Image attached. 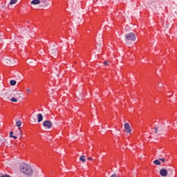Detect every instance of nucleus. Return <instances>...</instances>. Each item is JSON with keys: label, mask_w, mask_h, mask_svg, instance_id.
Masks as SVG:
<instances>
[{"label": "nucleus", "mask_w": 177, "mask_h": 177, "mask_svg": "<svg viewBox=\"0 0 177 177\" xmlns=\"http://www.w3.org/2000/svg\"><path fill=\"white\" fill-rule=\"evenodd\" d=\"M19 169L21 172L25 175H32V169L31 168V166L26 163H22L19 167Z\"/></svg>", "instance_id": "f257e3e1"}, {"label": "nucleus", "mask_w": 177, "mask_h": 177, "mask_svg": "<svg viewBox=\"0 0 177 177\" xmlns=\"http://www.w3.org/2000/svg\"><path fill=\"white\" fill-rule=\"evenodd\" d=\"M126 42H128V41H133L135 42L136 41V35L133 32H129L127 33L124 36Z\"/></svg>", "instance_id": "f03ea898"}, {"label": "nucleus", "mask_w": 177, "mask_h": 177, "mask_svg": "<svg viewBox=\"0 0 177 177\" xmlns=\"http://www.w3.org/2000/svg\"><path fill=\"white\" fill-rule=\"evenodd\" d=\"M52 122L49 121V120H45L43 122V127H44L45 128H48V129H49L50 128H52Z\"/></svg>", "instance_id": "7ed1b4c3"}, {"label": "nucleus", "mask_w": 177, "mask_h": 177, "mask_svg": "<svg viewBox=\"0 0 177 177\" xmlns=\"http://www.w3.org/2000/svg\"><path fill=\"white\" fill-rule=\"evenodd\" d=\"M124 131L127 133H132V129H131V126H129V123H125L124 124Z\"/></svg>", "instance_id": "20e7f679"}, {"label": "nucleus", "mask_w": 177, "mask_h": 177, "mask_svg": "<svg viewBox=\"0 0 177 177\" xmlns=\"http://www.w3.org/2000/svg\"><path fill=\"white\" fill-rule=\"evenodd\" d=\"M16 126L19 127V132L18 133V135L19 136H22L23 134L21 133V127H21V120H17L16 122Z\"/></svg>", "instance_id": "39448f33"}, {"label": "nucleus", "mask_w": 177, "mask_h": 177, "mask_svg": "<svg viewBox=\"0 0 177 177\" xmlns=\"http://www.w3.org/2000/svg\"><path fill=\"white\" fill-rule=\"evenodd\" d=\"M160 176L165 177L168 175V171L165 169H161L159 171Z\"/></svg>", "instance_id": "423d86ee"}, {"label": "nucleus", "mask_w": 177, "mask_h": 177, "mask_svg": "<svg viewBox=\"0 0 177 177\" xmlns=\"http://www.w3.org/2000/svg\"><path fill=\"white\" fill-rule=\"evenodd\" d=\"M147 3L149 7L151 8L152 10H153L156 8V2L151 0H148Z\"/></svg>", "instance_id": "0eeeda50"}, {"label": "nucleus", "mask_w": 177, "mask_h": 177, "mask_svg": "<svg viewBox=\"0 0 177 177\" xmlns=\"http://www.w3.org/2000/svg\"><path fill=\"white\" fill-rule=\"evenodd\" d=\"M40 3L41 4L40 5V7L46 8V6H49V2H48V1L46 0H41L40 1Z\"/></svg>", "instance_id": "6e6552de"}, {"label": "nucleus", "mask_w": 177, "mask_h": 177, "mask_svg": "<svg viewBox=\"0 0 177 177\" xmlns=\"http://www.w3.org/2000/svg\"><path fill=\"white\" fill-rule=\"evenodd\" d=\"M41 3V0H32L30 1V5H39Z\"/></svg>", "instance_id": "1a4fd4ad"}, {"label": "nucleus", "mask_w": 177, "mask_h": 177, "mask_svg": "<svg viewBox=\"0 0 177 177\" xmlns=\"http://www.w3.org/2000/svg\"><path fill=\"white\" fill-rule=\"evenodd\" d=\"M37 117L38 122H41L42 120H44V116L41 113L37 114Z\"/></svg>", "instance_id": "9d476101"}, {"label": "nucleus", "mask_w": 177, "mask_h": 177, "mask_svg": "<svg viewBox=\"0 0 177 177\" xmlns=\"http://www.w3.org/2000/svg\"><path fill=\"white\" fill-rule=\"evenodd\" d=\"M50 53L53 55V56H57V49L56 48L51 49Z\"/></svg>", "instance_id": "9b49d317"}, {"label": "nucleus", "mask_w": 177, "mask_h": 177, "mask_svg": "<svg viewBox=\"0 0 177 177\" xmlns=\"http://www.w3.org/2000/svg\"><path fill=\"white\" fill-rule=\"evenodd\" d=\"M5 63H6V64H13V62H12V60H10V59H5Z\"/></svg>", "instance_id": "f8f14e48"}, {"label": "nucleus", "mask_w": 177, "mask_h": 177, "mask_svg": "<svg viewBox=\"0 0 177 177\" xmlns=\"http://www.w3.org/2000/svg\"><path fill=\"white\" fill-rule=\"evenodd\" d=\"M10 93L12 96H17V95H19V93H17L16 91H10Z\"/></svg>", "instance_id": "ddd939ff"}, {"label": "nucleus", "mask_w": 177, "mask_h": 177, "mask_svg": "<svg viewBox=\"0 0 177 177\" xmlns=\"http://www.w3.org/2000/svg\"><path fill=\"white\" fill-rule=\"evenodd\" d=\"M80 161H82V162H85V161H86V160L85 159V156H81L80 158Z\"/></svg>", "instance_id": "4468645a"}, {"label": "nucleus", "mask_w": 177, "mask_h": 177, "mask_svg": "<svg viewBox=\"0 0 177 177\" xmlns=\"http://www.w3.org/2000/svg\"><path fill=\"white\" fill-rule=\"evenodd\" d=\"M153 162L155 164V165H161V162H160V159L155 160Z\"/></svg>", "instance_id": "2eb2a0df"}, {"label": "nucleus", "mask_w": 177, "mask_h": 177, "mask_svg": "<svg viewBox=\"0 0 177 177\" xmlns=\"http://www.w3.org/2000/svg\"><path fill=\"white\" fill-rule=\"evenodd\" d=\"M17 83V82H16V80L10 81V84L11 86H15V85H16Z\"/></svg>", "instance_id": "dca6fc26"}, {"label": "nucleus", "mask_w": 177, "mask_h": 177, "mask_svg": "<svg viewBox=\"0 0 177 177\" xmlns=\"http://www.w3.org/2000/svg\"><path fill=\"white\" fill-rule=\"evenodd\" d=\"M17 3V0H11L9 5H15V3Z\"/></svg>", "instance_id": "f3484780"}, {"label": "nucleus", "mask_w": 177, "mask_h": 177, "mask_svg": "<svg viewBox=\"0 0 177 177\" xmlns=\"http://www.w3.org/2000/svg\"><path fill=\"white\" fill-rule=\"evenodd\" d=\"M10 102H14L15 103H17V98L16 97H12L10 99Z\"/></svg>", "instance_id": "a211bd4d"}, {"label": "nucleus", "mask_w": 177, "mask_h": 177, "mask_svg": "<svg viewBox=\"0 0 177 177\" xmlns=\"http://www.w3.org/2000/svg\"><path fill=\"white\" fill-rule=\"evenodd\" d=\"M103 64H104V66H109V61H104V63H103Z\"/></svg>", "instance_id": "6ab92c4d"}, {"label": "nucleus", "mask_w": 177, "mask_h": 177, "mask_svg": "<svg viewBox=\"0 0 177 177\" xmlns=\"http://www.w3.org/2000/svg\"><path fill=\"white\" fill-rule=\"evenodd\" d=\"M159 161H162V162H165V158H159Z\"/></svg>", "instance_id": "aec40b11"}, {"label": "nucleus", "mask_w": 177, "mask_h": 177, "mask_svg": "<svg viewBox=\"0 0 177 177\" xmlns=\"http://www.w3.org/2000/svg\"><path fill=\"white\" fill-rule=\"evenodd\" d=\"M137 176H138V174L136 173V171H134L133 177H137Z\"/></svg>", "instance_id": "412c9836"}, {"label": "nucleus", "mask_w": 177, "mask_h": 177, "mask_svg": "<svg viewBox=\"0 0 177 177\" xmlns=\"http://www.w3.org/2000/svg\"><path fill=\"white\" fill-rule=\"evenodd\" d=\"M155 132L156 133H158V128L155 127Z\"/></svg>", "instance_id": "4be33fe9"}, {"label": "nucleus", "mask_w": 177, "mask_h": 177, "mask_svg": "<svg viewBox=\"0 0 177 177\" xmlns=\"http://www.w3.org/2000/svg\"><path fill=\"white\" fill-rule=\"evenodd\" d=\"M13 136V131L10 132V138H12Z\"/></svg>", "instance_id": "5701e85b"}, {"label": "nucleus", "mask_w": 177, "mask_h": 177, "mask_svg": "<svg viewBox=\"0 0 177 177\" xmlns=\"http://www.w3.org/2000/svg\"><path fill=\"white\" fill-rule=\"evenodd\" d=\"M110 177H117V174H113Z\"/></svg>", "instance_id": "b1692460"}, {"label": "nucleus", "mask_w": 177, "mask_h": 177, "mask_svg": "<svg viewBox=\"0 0 177 177\" xmlns=\"http://www.w3.org/2000/svg\"><path fill=\"white\" fill-rule=\"evenodd\" d=\"M26 92H28V93H30V92H31V90L30 88H27Z\"/></svg>", "instance_id": "393cba45"}, {"label": "nucleus", "mask_w": 177, "mask_h": 177, "mask_svg": "<svg viewBox=\"0 0 177 177\" xmlns=\"http://www.w3.org/2000/svg\"><path fill=\"white\" fill-rule=\"evenodd\" d=\"M11 138H13V139H17V136H12V137H11Z\"/></svg>", "instance_id": "a878e982"}, {"label": "nucleus", "mask_w": 177, "mask_h": 177, "mask_svg": "<svg viewBox=\"0 0 177 177\" xmlns=\"http://www.w3.org/2000/svg\"><path fill=\"white\" fill-rule=\"evenodd\" d=\"M87 160H88V161H89V160H92L93 158H92V157H88V158H87Z\"/></svg>", "instance_id": "bb28decb"}]
</instances>
